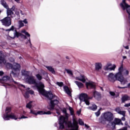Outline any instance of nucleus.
<instances>
[{
	"mask_svg": "<svg viewBox=\"0 0 130 130\" xmlns=\"http://www.w3.org/2000/svg\"><path fill=\"white\" fill-rule=\"evenodd\" d=\"M25 81L28 84L35 85V86H32L34 89H37L40 94H42V95L50 100V104L48 107L49 110H53L54 109V106L59 103L58 98L55 95H53L51 92L46 91L44 89V84L41 82L37 83L36 80L34 79V77L29 76L25 78Z\"/></svg>",
	"mask_w": 130,
	"mask_h": 130,
	"instance_id": "1",
	"label": "nucleus"
},
{
	"mask_svg": "<svg viewBox=\"0 0 130 130\" xmlns=\"http://www.w3.org/2000/svg\"><path fill=\"white\" fill-rule=\"evenodd\" d=\"M3 64H5L7 69L12 70L10 73L11 75H12L13 77H18L19 76L20 68H21L20 64L14 63L13 64H12V63L9 62L7 63V61L5 59L4 54L0 52V66H3Z\"/></svg>",
	"mask_w": 130,
	"mask_h": 130,
	"instance_id": "2",
	"label": "nucleus"
},
{
	"mask_svg": "<svg viewBox=\"0 0 130 130\" xmlns=\"http://www.w3.org/2000/svg\"><path fill=\"white\" fill-rule=\"evenodd\" d=\"M3 75H4V72L0 71V77H2ZM0 81L5 83L4 86L6 89H8V88H12V87L17 88V87H20V86L25 88V85H20L19 83L14 81V79L12 78V75H11V74L10 76L5 75L3 76L2 78H0Z\"/></svg>",
	"mask_w": 130,
	"mask_h": 130,
	"instance_id": "3",
	"label": "nucleus"
},
{
	"mask_svg": "<svg viewBox=\"0 0 130 130\" xmlns=\"http://www.w3.org/2000/svg\"><path fill=\"white\" fill-rule=\"evenodd\" d=\"M114 117L111 112H106L102 114L99 119V122L103 124H105L106 121L111 122L113 120Z\"/></svg>",
	"mask_w": 130,
	"mask_h": 130,
	"instance_id": "4",
	"label": "nucleus"
},
{
	"mask_svg": "<svg viewBox=\"0 0 130 130\" xmlns=\"http://www.w3.org/2000/svg\"><path fill=\"white\" fill-rule=\"evenodd\" d=\"M2 117L4 120H10V119H14L17 120L18 117L15 114L11 111V109L10 107H7L5 110V113L3 114Z\"/></svg>",
	"mask_w": 130,
	"mask_h": 130,
	"instance_id": "5",
	"label": "nucleus"
},
{
	"mask_svg": "<svg viewBox=\"0 0 130 130\" xmlns=\"http://www.w3.org/2000/svg\"><path fill=\"white\" fill-rule=\"evenodd\" d=\"M89 99H92V98H89L87 93H82L79 95L80 102H85L86 105H90Z\"/></svg>",
	"mask_w": 130,
	"mask_h": 130,
	"instance_id": "6",
	"label": "nucleus"
},
{
	"mask_svg": "<svg viewBox=\"0 0 130 130\" xmlns=\"http://www.w3.org/2000/svg\"><path fill=\"white\" fill-rule=\"evenodd\" d=\"M120 7L123 11H126V12L129 15L128 17H130V6H129L126 3H125V0H123L122 2L120 3Z\"/></svg>",
	"mask_w": 130,
	"mask_h": 130,
	"instance_id": "7",
	"label": "nucleus"
},
{
	"mask_svg": "<svg viewBox=\"0 0 130 130\" xmlns=\"http://www.w3.org/2000/svg\"><path fill=\"white\" fill-rule=\"evenodd\" d=\"M2 25L5 27H10L12 25V20L10 17H6L1 20Z\"/></svg>",
	"mask_w": 130,
	"mask_h": 130,
	"instance_id": "8",
	"label": "nucleus"
},
{
	"mask_svg": "<svg viewBox=\"0 0 130 130\" xmlns=\"http://www.w3.org/2000/svg\"><path fill=\"white\" fill-rule=\"evenodd\" d=\"M73 123L72 122H68V126L71 127V130H78L79 129V125H78V121L76 120V119L73 118Z\"/></svg>",
	"mask_w": 130,
	"mask_h": 130,
	"instance_id": "9",
	"label": "nucleus"
},
{
	"mask_svg": "<svg viewBox=\"0 0 130 130\" xmlns=\"http://www.w3.org/2000/svg\"><path fill=\"white\" fill-rule=\"evenodd\" d=\"M58 120L59 128H64V124H67V123H68V122L66 121V118L64 116H60Z\"/></svg>",
	"mask_w": 130,
	"mask_h": 130,
	"instance_id": "10",
	"label": "nucleus"
},
{
	"mask_svg": "<svg viewBox=\"0 0 130 130\" xmlns=\"http://www.w3.org/2000/svg\"><path fill=\"white\" fill-rule=\"evenodd\" d=\"M46 75V73L44 70H41L38 74H36V77L39 81H41L42 80V76Z\"/></svg>",
	"mask_w": 130,
	"mask_h": 130,
	"instance_id": "11",
	"label": "nucleus"
},
{
	"mask_svg": "<svg viewBox=\"0 0 130 130\" xmlns=\"http://www.w3.org/2000/svg\"><path fill=\"white\" fill-rule=\"evenodd\" d=\"M118 71L121 73L122 75L128 76L129 72L125 69H123V66L121 67L118 69Z\"/></svg>",
	"mask_w": 130,
	"mask_h": 130,
	"instance_id": "12",
	"label": "nucleus"
},
{
	"mask_svg": "<svg viewBox=\"0 0 130 130\" xmlns=\"http://www.w3.org/2000/svg\"><path fill=\"white\" fill-rule=\"evenodd\" d=\"M108 79L111 83H114L116 81V78H115V75L113 73H110L108 76Z\"/></svg>",
	"mask_w": 130,
	"mask_h": 130,
	"instance_id": "13",
	"label": "nucleus"
},
{
	"mask_svg": "<svg viewBox=\"0 0 130 130\" xmlns=\"http://www.w3.org/2000/svg\"><path fill=\"white\" fill-rule=\"evenodd\" d=\"M13 34H14V38L17 37L18 38L20 36V37H21L23 39H27V37H26V36L17 32L16 30H14Z\"/></svg>",
	"mask_w": 130,
	"mask_h": 130,
	"instance_id": "14",
	"label": "nucleus"
},
{
	"mask_svg": "<svg viewBox=\"0 0 130 130\" xmlns=\"http://www.w3.org/2000/svg\"><path fill=\"white\" fill-rule=\"evenodd\" d=\"M111 64H108L104 67V70L105 71H114L116 66L115 65H113L112 67H110Z\"/></svg>",
	"mask_w": 130,
	"mask_h": 130,
	"instance_id": "15",
	"label": "nucleus"
},
{
	"mask_svg": "<svg viewBox=\"0 0 130 130\" xmlns=\"http://www.w3.org/2000/svg\"><path fill=\"white\" fill-rule=\"evenodd\" d=\"M86 86L87 89H89V88H91V89H95L96 86L95 84V83L89 81L88 82L86 83Z\"/></svg>",
	"mask_w": 130,
	"mask_h": 130,
	"instance_id": "16",
	"label": "nucleus"
},
{
	"mask_svg": "<svg viewBox=\"0 0 130 130\" xmlns=\"http://www.w3.org/2000/svg\"><path fill=\"white\" fill-rule=\"evenodd\" d=\"M75 79L78 81H81L82 83H85L87 80V77L84 75H81L80 77H77Z\"/></svg>",
	"mask_w": 130,
	"mask_h": 130,
	"instance_id": "17",
	"label": "nucleus"
},
{
	"mask_svg": "<svg viewBox=\"0 0 130 130\" xmlns=\"http://www.w3.org/2000/svg\"><path fill=\"white\" fill-rule=\"evenodd\" d=\"M93 95L94 98L96 99V100H100L101 99V94L96 91L93 92Z\"/></svg>",
	"mask_w": 130,
	"mask_h": 130,
	"instance_id": "18",
	"label": "nucleus"
},
{
	"mask_svg": "<svg viewBox=\"0 0 130 130\" xmlns=\"http://www.w3.org/2000/svg\"><path fill=\"white\" fill-rule=\"evenodd\" d=\"M115 77L116 78V80L117 81H119L121 79H122L123 77V76L121 74V72L118 71V72L115 75Z\"/></svg>",
	"mask_w": 130,
	"mask_h": 130,
	"instance_id": "19",
	"label": "nucleus"
},
{
	"mask_svg": "<svg viewBox=\"0 0 130 130\" xmlns=\"http://www.w3.org/2000/svg\"><path fill=\"white\" fill-rule=\"evenodd\" d=\"M7 17H10L11 18H14L15 17V14H14V12L11 9L7 10Z\"/></svg>",
	"mask_w": 130,
	"mask_h": 130,
	"instance_id": "20",
	"label": "nucleus"
},
{
	"mask_svg": "<svg viewBox=\"0 0 130 130\" xmlns=\"http://www.w3.org/2000/svg\"><path fill=\"white\" fill-rule=\"evenodd\" d=\"M115 111L117 112L119 114H120L121 115H122L123 116H124V115L125 114V111H121L120 110V108L119 107H117L115 109Z\"/></svg>",
	"mask_w": 130,
	"mask_h": 130,
	"instance_id": "21",
	"label": "nucleus"
},
{
	"mask_svg": "<svg viewBox=\"0 0 130 130\" xmlns=\"http://www.w3.org/2000/svg\"><path fill=\"white\" fill-rule=\"evenodd\" d=\"M63 90L69 96H72V92H71V90H70V88H69V87L67 86H63Z\"/></svg>",
	"mask_w": 130,
	"mask_h": 130,
	"instance_id": "22",
	"label": "nucleus"
},
{
	"mask_svg": "<svg viewBox=\"0 0 130 130\" xmlns=\"http://www.w3.org/2000/svg\"><path fill=\"white\" fill-rule=\"evenodd\" d=\"M45 68L47 69L49 72L52 73L53 75H55V70H54V68H52L51 66H45Z\"/></svg>",
	"mask_w": 130,
	"mask_h": 130,
	"instance_id": "23",
	"label": "nucleus"
},
{
	"mask_svg": "<svg viewBox=\"0 0 130 130\" xmlns=\"http://www.w3.org/2000/svg\"><path fill=\"white\" fill-rule=\"evenodd\" d=\"M95 69L96 71H100L102 69V64L100 62L95 63Z\"/></svg>",
	"mask_w": 130,
	"mask_h": 130,
	"instance_id": "24",
	"label": "nucleus"
},
{
	"mask_svg": "<svg viewBox=\"0 0 130 130\" xmlns=\"http://www.w3.org/2000/svg\"><path fill=\"white\" fill-rule=\"evenodd\" d=\"M121 124V125H123V123L121 122V120L120 119L115 118L114 121L112 123V124Z\"/></svg>",
	"mask_w": 130,
	"mask_h": 130,
	"instance_id": "25",
	"label": "nucleus"
},
{
	"mask_svg": "<svg viewBox=\"0 0 130 130\" xmlns=\"http://www.w3.org/2000/svg\"><path fill=\"white\" fill-rule=\"evenodd\" d=\"M29 74H30V72L26 70H22L21 71V74L22 76H24V77H25V79L29 77Z\"/></svg>",
	"mask_w": 130,
	"mask_h": 130,
	"instance_id": "26",
	"label": "nucleus"
},
{
	"mask_svg": "<svg viewBox=\"0 0 130 130\" xmlns=\"http://www.w3.org/2000/svg\"><path fill=\"white\" fill-rule=\"evenodd\" d=\"M122 100V102L123 103L124 102H125V101H127L128 100H130V96L126 95V94H124L121 99Z\"/></svg>",
	"mask_w": 130,
	"mask_h": 130,
	"instance_id": "27",
	"label": "nucleus"
},
{
	"mask_svg": "<svg viewBox=\"0 0 130 130\" xmlns=\"http://www.w3.org/2000/svg\"><path fill=\"white\" fill-rule=\"evenodd\" d=\"M74 83L76 84V85H77L79 89H83V88L84 87V84L82 83V82L75 81Z\"/></svg>",
	"mask_w": 130,
	"mask_h": 130,
	"instance_id": "28",
	"label": "nucleus"
},
{
	"mask_svg": "<svg viewBox=\"0 0 130 130\" xmlns=\"http://www.w3.org/2000/svg\"><path fill=\"white\" fill-rule=\"evenodd\" d=\"M30 113H31V114H34V115H41V113H42V111H36L34 110H30Z\"/></svg>",
	"mask_w": 130,
	"mask_h": 130,
	"instance_id": "29",
	"label": "nucleus"
},
{
	"mask_svg": "<svg viewBox=\"0 0 130 130\" xmlns=\"http://www.w3.org/2000/svg\"><path fill=\"white\" fill-rule=\"evenodd\" d=\"M119 82H120L121 85H125L127 83V79H125L123 77L121 78L119 80Z\"/></svg>",
	"mask_w": 130,
	"mask_h": 130,
	"instance_id": "30",
	"label": "nucleus"
},
{
	"mask_svg": "<svg viewBox=\"0 0 130 130\" xmlns=\"http://www.w3.org/2000/svg\"><path fill=\"white\" fill-rule=\"evenodd\" d=\"M88 109H90V110H93V111H95L96 109H97V106L96 105L93 104L91 107H89L87 108Z\"/></svg>",
	"mask_w": 130,
	"mask_h": 130,
	"instance_id": "31",
	"label": "nucleus"
},
{
	"mask_svg": "<svg viewBox=\"0 0 130 130\" xmlns=\"http://www.w3.org/2000/svg\"><path fill=\"white\" fill-rule=\"evenodd\" d=\"M18 24L19 28H22V27H24V23L23 22V20H19Z\"/></svg>",
	"mask_w": 130,
	"mask_h": 130,
	"instance_id": "32",
	"label": "nucleus"
},
{
	"mask_svg": "<svg viewBox=\"0 0 130 130\" xmlns=\"http://www.w3.org/2000/svg\"><path fill=\"white\" fill-rule=\"evenodd\" d=\"M21 33H24V34H25V35H26V36H27V37H30V34H29V32L26 31V30L25 29H23L22 31H21Z\"/></svg>",
	"mask_w": 130,
	"mask_h": 130,
	"instance_id": "33",
	"label": "nucleus"
},
{
	"mask_svg": "<svg viewBox=\"0 0 130 130\" xmlns=\"http://www.w3.org/2000/svg\"><path fill=\"white\" fill-rule=\"evenodd\" d=\"M26 108L31 109L32 108V101L29 102L26 104Z\"/></svg>",
	"mask_w": 130,
	"mask_h": 130,
	"instance_id": "34",
	"label": "nucleus"
},
{
	"mask_svg": "<svg viewBox=\"0 0 130 130\" xmlns=\"http://www.w3.org/2000/svg\"><path fill=\"white\" fill-rule=\"evenodd\" d=\"M42 113H41V115H42L43 114H47V115L51 114V112L50 111H48L47 112H44L43 111H42Z\"/></svg>",
	"mask_w": 130,
	"mask_h": 130,
	"instance_id": "35",
	"label": "nucleus"
},
{
	"mask_svg": "<svg viewBox=\"0 0 130 130\" xmlns=\"http://www.w3.org/2000/svg\"><path fill=\"white\" fill-rule=\"evenodd\" d=\"M65 70L70 76H73V72H72V70H70L69 69H65Z\"/></svg>",
	"mask_w": 130,
	"mask_h": 130,
	"instance_id": "36",
	"label": "nucleus"
},
{
	"mask_svg": "<svg viewBox=\"0 0 130 130\" xmlns=\"http://www.w3.org/2000/svg\"><path fill=\"white\" fill-rule=\"evenodd\" d=\"M24 96L25 98H26V99L29 98V97H30V96L29 95V92L27 91H26L25 92Z\"/></svg>",
	"mask_w": 130,
	"mask_h": 130,
	"instance_id": "37",
	"label": "nucleus"
},
{
	"mask_svg": "<svg viewBox=\"0 0 130 130\" xmlns=\"http://www.w3.org/2000/svg\"><path fill=\"white\" fill-rule=\"evenodd\" d=\"M15 14L16 15H17V16H19L20 14H21V15H23V13L21 10L16 11L15 12Z\"/></svg>",
	"mask_w": 130,
	"mask_h": 130,
	"instance_id": "38",
	"label": "nucleus"
},
{
	"mask_svg": "<svg viewBox=\"0 0 130 130\" xmlns=\"http://www.w3.org/2000/svg\"><path fill=\"white\" fill-rule=\"evenodd\" d=\"M26 44L30 47L32 46V44H31V40L30 38L28 39L27 42L26 43Z\"/></svg>",
	"mask_w": 130,
	"mask_h": 130,
	"instance_id": "39",
	"label": "nucleus"
},
{
	"mask_svg": "<svg viewBox=\"0 0 130 130\" xmlns=\"http://www.w3.org/2000/svg\"><path fill=\"white\" fill-rule=\"evenodd\" d=\"M78 122H79L80 125H84V121H83L82 119H79Z\"/></svg>",
	"mask_w": 130,
	"mask_h": 130,
	"instance_id": "40",
	"label": "nucleus"
},
{
	"mask_svg": "<svg viewBox=\"0 0 130 130\" xmlns=\"http://www.w3.org/2000/svg\"><path fill=\"white\" fill-rule=\"evenodd\" d=\"M56 85H57V86H59V87H62L63 86V82H56Z\"/></svg>",
	"mask_w": 130,
	"mask_h": 130,
	"instance_id": "41",
	"label": "nucleus"
},
{
	"mask_svg": "<svg viewBox=\"0 0 130 130\" xmlns=\"http://www.w3.org/2000/svg\"><path fill=\"white\" fill-rule=\"evenodd\" d=\"M118 88L119 89H125V88H130V82L127 84V87H120V86H118Z\"/></svg>",
	"mask_w": 130,
	"mask_h": 130,
	"instance_id": "42",
	"label": "nucleus"
},
{
	"mask_svg": "<svg viewBox=\"0 0 130 130\" xmlns=\"http://www.w3.org/2000/svg\"><path fill=\"white\" fill-rule=\"evenodd\" d=\"M1 5H2V6L6 7V6H7V4L6 3V2H5V1L2 0V1H1Z\"/></svg>",
	"mask_w": 130,
	"mask_h": 130,
	"instance_id": "43",
	"label": "nucleus"
},
{
	"mask_svg": "<svg viewBox=\"0 0 130 130\" xmlns=\"http://www.w3.org/2000/svg\"><path fill=\"white\" fill-rule=\"evenodd\" d=\"M69 111H70V113L71 115H74V110L71 107L69 108Z\"/></svg>",
	"mask_w": 130,
	"mask_h": 130,
	"instance_id": "44",
	"label": "nucleus"
},
{
	"mask_svg": "<svg viewBox=\"0 0 130 130\" xmlns=\"http://www.w3.org/2000/svg\"><path fill=\"white\" fill-rule=\"evenodd\" d=\"M6 31H14V26H12L11 27L8 29H6Z\"/></svg>",
	"mask_w": 130,
	"mask_h": 130,
	"instance_id": "45",
	"label": "nucleus"
},
{
	"mask_svg": "<svg viewBox=\"0 0 130 130\" xmlns=\"http://www.w3.org/2000/svg\"><path fill=\"white\" fill-rule=\"evenodd\" d=\"M27 92H28V94H30L31 95H33L34 94V91L32 90H27Z\"/></svg>",
	"mask_w": 130,
	"mask_h": 130,
	"instance_id": "46",
	"label": "nucleus"
},
{
	"mask_svg": "<svg viewBox=\"0 0 130 130\" xmlns=\"http://www.w3.org/2000/svg\"><path fill=\"white\" fill-rule=\"evenodd\" d=\"M100 114H101V112H100V111H99V110L98 112L95 113V114L97 117H98V116H99V115H100Z\"/></svg>",
	"mask_w": 130,
	"mask_h": 130,
	"instance_id": "47",
	"label": "nucleus"
},
{
	"mask_svg": "<svg viewBox=\"0 0 130 130\" xmlns=\"http://www.w3.org/2000/svg\"><path fill=\"white\" fill-rule=\"evenodd\" d=\"M24 118H28V117L22 115V116L19 118V119H23Z\"/></svg>",
	"mask_w": 130,
	"mask_h": 130,
	"instance_id": "48",
	"label": "nucleus"
},
{
	"mask_svg": "<svg viewBox=\"0 0 130 130\" xmlns=\"http://www.w3.org/2000/svg\"><path fill=\"white\" fill-rule=\"evenodd\" d=\"M9 61H11V62H14V61H15V59L13 57H10L9 58Z\"/></svg>",
	"mask_w": 130,
	"mask_h": 130,
	"instance_id": "49",
	"label": "nucleus"
},
{
	"mask_svg": "<svg viewBox=\"0 0 130 130\" xmlns=\"http://www.w3.org/2000/svg\"><path fill=\"white\" fill-rule=\"evenodd\" d=\"M118 130H127V127L125 126Z\"/></svg>",
	"mask_w": 130,
	"mask_h": 130,
	"instance_id": "50",
	"label": "nucleus"
},
{
	"mask_svg": "<svg viewBox=\"0 0 130 130\" xmlns=\"http://www.w3.org/2000/svg\"><path fill=\"white\" fill-rule=\"evenodd\" d=\"M23 23L24 24H28V21H27V19H25L24 20L22 21Z\"/></svg>",
	"mask_w": 130,
	"mask_h": 130,
	"instance_id": "51",
	"label": "nucleus"
},
{
	"mask_svg": "<svg viewBox=\"0 0 130 130\" xmlns=\"http://www.w3.org/2000/svg\"><path fill=\"white\" fill-rule=\"evenodd\" d=\"M110 94L111 95V96H115V93L112 91H110Z\"/></svg>",
	"mask_w": 130,
	"mask_h": 130,
	"instance_id": "52",
	"label": "nucleus"
},
{
	"mask_svg": "<svg viewBox=\"0 0 130 130\" xmlns=\"http://www.w3.org/2000/svg\"><path fill=\"white\" fill-rule=\"evenodd\" d=\"M129 106H130V103L124 105V107H129Z\"/></svg>",
	"mask_w": 130,
	"mask_h": 130,
	"instance_id": "53",
	"label": "nucleus"
},
{
	"mask_svg": "<svg viewBox=\"0 0 130 130\" xmlns=\"http://www.w3.org/2000/svg\"><path fill=\"white\" fill-rule=\"evenodd\" d=\"M125 115L123 116V117L121 118V120H123V121H124V120H125Z\"/></svg>",
	"mask_w": 130,
	"mask_h": 130,
	"instance_id": "54",
	"label": "nucleus"
},
{
	"mask_svg": "<svg viewBox=\"0 0 130 130\" xmlns=\"http://www.w3.org/2000/svg\"><path fill=\"white\" fill-rule=\"evenodd\" d=\"M84 125L86 128H89V127H90V126H89V125H87L86 124H85Z\"/></svg>",
	"mask_w": 130,
	"mask_h": 130,
	"instance_id": "55",
	"label": "nucleus"
},
{
	"mask_svg": "<svg viewBox=\"0 0 130 130\" xmlns=\"http://www.w3.org/2000/svg\"><path fill=\"white\" fill-rule=\"evenodd\" d=\"M124 48H125V49H129V47H128V46H124Z\"/></svg>",
	"mask_w": 130,
	"mask_h": 130,
	"instance_id": "56",
	"label": "nucleus"
},
{
	"mask_svg": "<svg viewBox=\"0 0 130 130\" xmlns=\"http://www.w3.org/2000/svg\"><path fill=\"white\" fill-rule=\"evenodd\" d=\"M78 114H80L81 113V111H77Z\"/></svg>",
	"mask_w": 130,
	"mask_h": 130,
	"instance_id": "57",
	"label": "nucleus"
},
{
	"mask_svg": "<svg viewBox=\"0 0 130 130\" xmlns=\"http://www.w3.org/2000/svg\"><path fill=\"white\" fill-rule=\"evenodd\" d=\"M15 1L17 3L20 2V0H15Z\"/></svg>",
	"mask_w": 130,
	"mask_h": 130,
	"instance_id": "58",
	"label": "nucleus"
},
{
	"mask_svg": "<svg viewBox=\"0 0 130 130\" xmlns=\"http://www.w3.org/2000/svg\"><path fill=\"white\" fill-rule=\"evenodd\" d=\"M123 59H125V58H126V56H123Z\"/></svg>",
	"mask_w": 130,
	"mask_h": 130,
	"instance_id": "59",
	"label": "nucleus"
},
{
	"mask_svg": "<svg viewBox=\"0 0 130 130\" xmlns=\"http://www.w3.org/2000/svg\"><path fill=\"white\" fill-rule=\"evenodd\" d=\"M127 124H127V122H125V125H127Z\"/></svg>",
	"mask_w": 130,
	"mask_h": 130,
	"instance_id": "60",
	"label": "nucleus"
},
{
	"mask_svg": "<svg viewBox=\"0 0 130 130\" xmlns=\"http://www.w3.org/2000/svg\"><path fill=\"white\" fill-rule=\"evenodd\" d=\"M101 90H102V91H103V88L102 87H101Z\"/></svg>",
	"mask_w": 130,
	"mask_h": 130,
	"instance_id": "61",
	"label": "nucleus"
},
{
	"mask_svg": "<svg viewBox=\"0 0 130 130\" xmlns=\"http://www.w3.org/2000/svg\"><path fill=\"white\" fill-rule=\"evenodd\" d=\"M67 59H69V56L66 57Z\"/></svg>",
	"mask_w": 130,
	"mask_h": 130,
	"instance_id": "62",
	"label": "nucleus"
},
{
	"mask_svg": "<svg viewBox=\"0 0 130 130\" xmlns=\"http://www.w3.org/2000/svg\"><path fill=\"white\" fill-rule=\"evenodd\" d=\"M27 90H30V88L28 87L27 88Z\"/></svg>",
	"mask_w": 130,
	"mask_h": 130,
	"instance_id": "63",
	"label": "nucleus"
},
{
	"mask_svg": "<svg viewBox=\"0 0 130 130\" xmlns=\"http://www.w3.org/2000/svg\"><path fill=\"white\" fill-rule=\"evenodd\" d=\"M57 114H59V112H57Z\"/></svg>",
	"mask_w": 130,
	"mask_h": 130,
	"instance_id": "64",
	"label": "nucleus"
}]
</instances>
